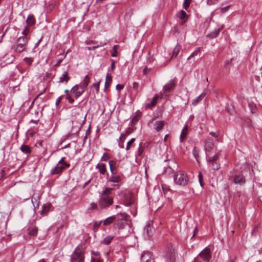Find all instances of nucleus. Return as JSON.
<instances>
[{
	"label": "nucleus",
	"mask_w": 262,
	"mask_h": 262,
	"mask_svg": "<svg viewBox=\"0 0 262 262\" xmlns=\"http://www.w3.org/2000/svg\"><path fill=\"white\" fill-rule=\"evenodd\" d=\"M115 163V162L114 161H111L109 162V166H110V171H111V172L112 174H114V173H115V171H114V169H113V166L114 165V164Z\"/></svg>",
	"instance_id": "42"
},
{
	"label": "nucleus",
	"mask_w": 262,
	"mask_h": 262,
	"mask_svg": "<svg viewBox=\"0 0 262 262\" xmlns=\"http://www.w3.org/2000/svg\"><path fill=\"white\" fill-rule=\"evenodd\" d=\"M204 150L206 156H209L208 153L211 152L214 148V141L211 137H208L204 142Z\"/></svg>",
	"instance_id": "9"
},
{
	"label": "nucleus",
	"mask_w": 262,
	"mask_h": 262,
	"mask_svg": "<svg viewBox=\"0 0 262 262\" xmlns=\"http://www.w3.org/2000/svg\"><path fill=\"white\" fill-rule=\"evenodd\" d=\"M38 228L36 227H33L32 229L29 230V234L31 236H36L37 234Z\"/></svg>",
	"instance_id": "33"
},
{
	"label": "nucleus",
	"mask_w": 262,
	"mask_h": 262,
	"mask_svg": "<svg viewBox=\"0 0 262 262\" xmlns=\"http://www.w3.org/2000/svg\"><path fill=\"white\" fill-rule=\"evenodd\" d=\"M90 82V77L88 75H86L85 76L81 85H79L81 88H83V90H84L85 88L87 87V86L89 84V83Z\"/></svg>",
	"instance_id": "27"
},
{
	"label": "nucleus",
	"mask_w": 262,
	"mask_h": 262,
	"mask_svg": "<svg viewBox=\"0 0 262 262\" xmlns=\"http://www.w3.org/2000/svg\"><path fill=\"white\" fill-rule=\"evenodd\" d=\"M135 141V138L131 139V140L127 143L126 148H125L126 150H129L130 149L132 145Z\"/></svg>",
	"instance_id": "38"
},
{
	"label": "nucleus",
	"mask_w": 262,
	"mask_h": 262,
	"mask_svg": "<svg viewBox=\"0 0 262 262\" xmlns=\"http://www.w3.org/2000/svg\"><path fill=\"white\" fill-rule=\"evenodd\" d=\"M92 255L95 256H99L100 255V253L99 251H92L91 252Z\"/></svg>",
	"instance_id": "57"
},
{
	"label": "nucleus",
	"mask_w": 262,
	"mask_h": 262,
	"mask_svg": "<svg viewBox=\"0 0 262 262\" xmlns=\"http://www.w3.org/2000/svg\"><path fill=\"white\" fill-rule=\"evenodd\" d=\"M187 15L186 12L183 10L180 11L177 14V17L179 18L183 21V23H185L187 18Z\"/></svg>",
	"instance_id": "17"
},
{
	"label": "nucleus",
	"mask_w": 262,
	"mask_h": 262,
	"mask_svg": "<svg viewBox=\"0 0 262 262\" xmlns=\"http://www.w3.org/2000/svg\"><path fill=\"white\" fill-rule=\"evenodd\" d=\"M61 99H62V96H60V97H59V98L56 100V105H58V104L60 103V101H61Z\"/></svg>",
	"instance_id": "64"
},
{
	"label": "nucleus",
	"mask_w": 262,
	"mask_h": 262,
	"mask_svg": "<svg viewBox=\"0 0 262 262\" xmlns=\"http://www.w3.org/2000/svg\"><path fill=\"white\" fill-rule=\"evenodd\" d=\"M34 200L35 201V203H36V204L37 205V206L38 207L39 206V202L37 201V200L35 198H34L33 199H32V202L34 206L35 207Z\"/></svg>",
	"instance_id": "60"
},
{
	"label": "nucleus",
	"mask_w": 262,
	"mask_h": 262,
	"mask_svg": "<svg viewBox=\"0 0 262 262\" xmlns=\"http://www.w3.org/2000/svg\"><path fill=\"white\" fill-rule=\"evenodd\" d=\"M26 21H27V23L30 26L33 25L35 23V20H34L33 16L32 15H29L28 16V18H27Z\"/></svg>",
	"instance_id": "32"
},
{
	"label": "nucleus",
	"mask_w": 262,
	"mask_h": 262,
	"mask_svg": "<svg viewBox=\"0 0 262 262\" xmlns=\"http://www.w3.org/2000/svg\"><path fill=\"white\" fill-rule=\"evenodd\" d=\"M232 59H231L230 60H226L225 62V66H226L230 64L231 63V62H232Z\"/></svg>",
	"instance_id": "62"
},
{
	"label": "nucleus",
	"mask_w": 262,
	"mask_h": 262,
	"mask_svg": "<svg viewBox=\"0 0 262 262\" xmlns=\"http://www.w3.org/2000/svg\"><path fill=\"white\" fill-rule=\"evenodd\" d=\"M65 57H66V55H64L63 57H61V58L59 59L58 60L57 63L55 64V66H58Z\"/></svg>",
	"instance_id": "53"
},
{
	"label": "nucleus",
	"mask_w": 262,
	"mask_h": 262,
	"mask_svg": "<svg viewBox=\"0 0 262 262\" xmlns=\"http://www.w3.org/2000/svg\"><path fill=\"white\" fill-rule=\"evenodd\" d=\"M174 86V82L173 80H170L168 83H167L164 87L163 90L165 95L167 96V94L169 93L171 90L173 88Z\"/></svg>",
	"instance_id": "14"
},
{
	"label": "nucleus",
	"mask_w": 262,
	"mask_h": 262,
	"mask_svg": "<svg viewBox=\"0 0 262 262\" xmlns=\"http://www.w3.org/2000/svg\"><path fill=\"white\" fill-rule=\"evenodd\" d=\"M205 93L203 92L196 98L192 100V104L194 106H196L199 102H200L202 100L203 98L205 97Z\"/></svg>",
	"instance_id": "21"
},
{
	"label": "nucleus",
	"mask_w": 262,
	"mask_h": 262,
	"mask_svg": "<svg viewBox=\"0 0 262 262\" xmlns=\"http://www.w3.org/2000/svg\"><path fill=\"white\" fill-rule=\"evenodd\" d=\"M99 83H100V81H98L97 83H95L93 84L91 86V89H92L93 88H94L95 89V93H96V94H98V92H99Z\"/></svg>",
	"instance_id": "36"
},
{
	"label": "nucleus",
	"mask_w": 262,
	"mask_h": 262,
	"mask_svg": "<svg viewBox=\"0 0 262 262\" xmlns=\"http://www.w3.org/2000/svg\"><path fill=\"white\" fill-rule=\"evenodd\" d=\"M69 80V77L68 76V73L67 71L63 72L62 75L59 77L60 82H67Z\"/></svg>",
	"instance_id": "25"
},
{
	"label": "nucleus",
	"mask_w": 262,
	"mask_h": 262,
	"mask_svg": "<svg viewBox=\"0 0 262 262\" xmlns=\"http://www.w3.org/2000/svg\"><path fill=\"white\" fill-rule=\"evenodd\" d=\"M112 81V77L109 76L108 74L107 73L106 76V79L105 82V88H108L111 83Z\"/></svg>",
	"instance_id": "34"
},
{
	"label": "nucleus",
	"mask_w": 262,
	"mask_h": 262,
	"mask_svg": "<svg viewBox=\"0 0 262 262\" xmlns=\"http://www.w3.org/2000/svg\"><path fill=\"white\" fill-rule=\"evenodd\" d=\"M29 33V26H27L24 30L22 32V34L24 36H27Z\"/></svg>",
	"instance_id": "44"
},
{
	"label": "nucleus",
	"mask_w": 262,
	"mask_h": 262,
	"mask_svg": "<svg viewBox=\"0 0 262 262\" xmlns=\"http://www.w3.org/2000/svg\"><path fill=\"white\" fill-rule=\"evenodd\" d=\"M51 205L50 203H47L45 204H43L42 206V211L41 214L42 215H46L50 209Z\"/></svg>",
	"instance_id": "23"
},
{
	"label": "nucleus",
	"mask_w": 262,
	"mask_h": 262,
	"mask_svg": "<svg viewBox=\"0 0 262 262\" xmlns=\"http://www.w3.org/2000/svg\"><path fill=\"white\" fill-rule=\"evenodd\" d=\"M250 110L252 113H255L256 112V106L253 103H249L248 104Z\"/></svg>",
	"instance_id": "37"
},
{
	"label": "nucleus",
	"mask_w": 262,
	"mask_h": 262,
	"mask_svg": "<svg viewBox=\"0 0 262 262\" xmlns=\"http://www.w3.org/2000/svg\"><path fill=\"white\" fill-rule=\"evenodd\" d=\"M101 223H102V221L95 222L94 225V228H96V229L98 228Z\"/></svg>",
	"instance_id": "48"
},
{
	"label": "nucleus",
	"mask_w": 262,
	"mask_h": 262,
	"mask_svg": "<svg viewBox=\"0 0 262 262\" xmlns=\"http://www.w3.org/2000/svg\"><path fill=\"white\" fill-rule=\"evenodd\" d=\"M96 168L99 169V171L101 174H105L106 172V167L105 164L102 163H99L96 166Z\"/></svg>",
	"instance_id": "26"
},
{
	"label": "nucleus",
	"mask_w": 262,
	"mask_h": 262,
	"mask_svg": "<svg viewBox=\"0 0 262 262\" xmlns=\"http://www.w3.org/2000/svg\"><path fill=\"white\" fill-rule=\"evenodd\" d=\"M114 193L113 188L105 187L100 193L98 206L101 209H107L113 204Z\"/></svg>",
	"instance_id": "2"
},
{
	"label": "nucleus",
	"mask_w": 262,
	"mask_h": 262,
	"mask_svg": "<svg viewBox=\"0 0 262 262\" xmlns=\"http://www.w3.org/2000/svg\"><path fill=\"white\" fill-rule=\"evenodd\" d=\"M135 202V196L134 193L131 192L127 193L125 194L124 203L125 205L129 206Z\"/></svg>",
	"instance_id": "10"
},
{
	"label": "nucleus",
	"mask_w": 262,
	"mask_h": 262,
	"mask_svg": "<svg viewBox=\"0 0 262 262\" xmlns=\"http://www.w3.org/2000/svg\"><path fill=\"white\" fill-rule=\"evenodd\" d=\"M108 181L111 182L116 183L118 184L121 181V177L117 174L116 172L114 173V174H112L111 176L109 178ZM118 184L115 185L114 186H117Z\"/></svg>",
	"instance_id": "15"
},
{
	"label": "nucleus",
	"mask_w": 262,
	"mask_h": 262,
	"mask_svg": "<svg viewBox=\"0 0 262 262\" xmlns=\"http://www.w3.org/2000/svg\"><path fill=\"white\" fill-rule=\"evenodd\" d=\"M141 262H154L152 254L150 252H144L141 257Z\"/></svg>",
	"instance_id": "12"
},
{
	"label": "nucleus",
	"mask_w": 262,
	"mask_h": 262,
	"mask_svg": "<svg viewBox=\"0 0 262 262\" xmlns=\"http://www.w3.org/2000/svg\"><path fill=\"white\" fill-rule=\"evenodd\" d=\"M159 97L158 95H156L154 98H152V100H151L150 103H148L145 104V107L146 108H152L156 106L157 104V101Z\"/></svg>",
	"instance_id": "19"
},
{
	"label": "nucleus",
	"mask_w": 262,
	"mask_h": 262,
	"mask_svg": "<svg viewBox=\"0 0 262 262\" xmlns=\"http://www.w3.org/2000/svg\"><path fill=\"white\" fill-rule=\"evenodd\" d=\"M24 60L26 63V64H27L28 65L30 66L33 62V59L32 58H31V57H25L24 59Z\"/></svg>",
	"instance_id": "41"
},
{
	"label": "nucleus",
	"mask_w": 262,
	"mask_h": 262,
	"mask_svg": "<svg viewBox=\"0 0 262 262\" xmlns=\"http://www.w3.org/2000/svg\"><path fill=\"white\" fill-rule=\"evenodd\" d=\"M244 124L247 127H250L252 126V122L249 118H246L244 121Z\"/></svg>",
	"instance_id": "43"
},
{
	"label": "nucleus",
	"mask_w": 262,
	"mask_h": 262,
	"mask_svg": "<svg viewBox=\"0 0 262 262\" xmlns=\"http://www.w3.org/2000/svg\"><path fill=\"white\" fill-rule=\"evenodd\" d=\"M189 5H190V2L184 1L183 4V7L185 10H187L188 9V8L189 7Z\"/></svg>",
	"instance_id": "47"
},
{
	"label": "nucleus",
	"mask_w": 262,
	"mask_h": 262,
	"mask_svg": "<svg viewBox=\"0 0 262 262\" xmlns=\"http://www.w3.org/2000/svg\"><path fill=\"white\" fill-rule=\"evenodd\" d=\"M99 48V46H95L92 47H88L87 48L89 50H94Z\"/></svg>",
	"instance_id": "58"
},
{
	"label": "nucleus",
	"mask_w": 262,
	"mask_h": 262,
	"mask_svg": "<svg viewBox=\"0 0 262 262\" xmlns=\"http://www.w3.org/2000/svg\"><path fill=\"white\" fill-rule=\"evenodd\" d=\"M162 189L164 191L170 190L168 186L165 185H162Z\"/></svg>",
	"instance_id": "61"
},
{
	"label": "nucleus",
	"mask_w": 262,
	"mask_h": 262,
	"mask_svg": "<svg viewBox=\"0 0 262 262\" xmlns=\"http://www.w3.org/2000/svg\"><path fill=\"white\" fill-rule=\"evenodd\" d=\"M84 90L78 85H76L72 88L71 92L74 95V97L77 99L81 96Z\"/></svg>",
	"instance_id": "11"
},
{
	"label": "nucleus",
	"mask_w": 262,
	"mask_h": 262,
	"mask_svg": "<svg viewBox=\"0 0 262 262\" xmlns=\"http://www.w3.org/2000/svg\"><path fill=\"white\" fill-rule=\"evenodd\" d=\"M109 159L110 157L106 153H104L103 156L101 158V160L103 161H107Z\"/></svg>",
	"instance_id": "45"
},
{
	"label": "nucleus",
	"mask_w": 262,
	"mask_h": 262,
	"mask_svg": "<svg viewBox=\"0 0 262 262\" xmlns=\"http://www.w3.org/2000/svg\"><path fill=\"white\" fill-rule=\"evenodd\" d=\"M117 219L118 217H117L116 215H112L108 217L104 221H102V223L104 226H107L114 222L115 221H117Z\"/></svg>",
	"instance_id": "16"
},
{
	"label": "nucleus",
	"mask_w": 262,
	"mask_h": 262,
	"mask_svg": "<svg viewBox=\"0 0 262 262\" xmlns=\"http://www.w3.org/2000/svg\"><path fill=\"white\" fill-rule=\"evenodd\" d=\"M166 256L169 258L170 259H172L174 256V248L171 245H167L166 250Z\"/></svg>",
	"instance_id": "13"
},
{
	"label": "nucleus",
	"mask_w": 262,
	"mask_h": 262,
	"mask_svg": "<svg viewBox=\"0 0 262 262\" xmlns=\"http://www.w3.org/2000/svg\"><path fill=\"white\" fill-rule=\"evenodd\" d=\"M61 172V171L60 170V168H59V166L57 165V164L56 165V166L51 169V173L52 175L59 174Z\"/></svg>",
	"instance_id": "30"
},
{
	"label": "nucleus",
	"mask_w": 262,
	"mask_h": 262,
	"mask_svg": "<svg viewBox=\"0 0 262 262\" xmlns=\"http://www.w3.org/2000/svg\"><path fill=\"white\" fill-rule=\"evenodd\" d=\"M230 7V6H228L227 7H223L221 9V11L222 12V13H225L228 9Z\"/></svg>",
	"instance_id": "54"
},
{
	"label": "nucleus",
	"mask_w": 262,
	"mask_h": 262,
	"mask_svg": "<svg viewBox=\"0 0 262 262\" xmlns=\"http://www.w3.org/2000/svg\"><path fill=\"white\" fill-rule=\"evenodd\" d=\"M199 51V49H198V51H195V52H193L189 56V58L194 56L195 55H196L198 53Z\"/></svg>",
	"instance_id": "63"
},
{
	"label": "nucleus",
	"mask_w": 262,
	"mask_h": 262,
	"mask_svg": "<svg viewBox=\"0 0 262 262\" xmlns=\"http://www.w3.org/2000/svg\"><path fill=\"white\" fill-rule=\"evenodd\" d=\"M126 137V135L124 133H122L119 137V140L124 141Z\"/></svg>",
	"instance_id": "55"
},
{
	"label": "nucleus",
	"mask_w": 262,
	"mask_h": 262,
	"mask_svg": "<svg viewBox=\"0 0 262 262\" xmlns=\"http://www.w3.org/2000/svg\"><path fill=\"white\" fill-rule=\"evenodd\" d=\"M59 166L60 170L62 171L64 168L66 167H68L70 165L67 163H66L64 161V158H62L61 160L57 164Z\"/></svg>",
	"instance_id": "20"
},
{
	"label": "nucleus",
	"mask_w": 262,
	"mask_h": 262,
	"mask_svg": "<svg viewBox=\"0 0 262 262\" xmlns=\"http://www.w3.org/2000/svg\"><path fill=\"white\" fill-rule=\"evenodd\" d=\"M111 68L112 70H114V69L115 68V61L114 60H112V63L111 64Z\"/></svg>",
	"instance_id": "59"
},
{
	"label": "nucleus",
	"mask_w": 262,
	"mask_h": 262,
	"mask_svg": "<svg viewBox=\"0 0 262 262\" xmlns=\"http://www.w3.org/2000/svg\"><path fill=\"white\" fill-rule=\"evenodd\" d=\"M20 150L24 154H29L31 152L30 147L26 145L23 144L20 147Z\"/></svg>",
	"instance_id": "29"
},
{
	"label": "nucleus",
	"mask_w": 262,
	"mask_h": 262,
	"mask_svg": "<svg viewBox=\"0 0 262 262\" xmlns=\"http://www.w3.org/2000/svg\"><path fill=\"white\" fill-rule=\"evenodd\" d=\"M117 215H120L121 217H118L115 225V228L117 230V233L120 237H126L130 232V226L128 223L129 215L125 212H118Z\"/></svg>",
	"instance_id": "1"
},
{
	"label": "nucleus",
	"mask_w": 262,
	"mask_h": 262,
	"mask_svg": "<svg viewBox=\"0 0 262 262\" xmlns=\"http://www.w3.org/2000/svg\"><path fill=\"white\" fill-rule=\"evenodd\" d=\"M66 99L68 100L69 102L71 104H73L74 102V100L73 99H72L71 98V97L70 96H69L68 95L67 97H66Z\"/></svg>",
	"instance_id": "52"
},
{
	"label": "nucleus",
	"mask_w": 262,
	"mask_h": 262,
	"mask_svg": "<svg viewBox=\"0 0 262 262\" xmlns=\"http://www.w3.org/2000/svg\"><path fill=\"white\" fill-rule=\"evenodd\" d=\"M219 152L216 153L213 156H209L207 155V160L210 166L213 170H217L220 168V164L217 162L218 159Z\"/></svg>",
	"instance_id": "7"
},
{
	"label": "nucleus",
	"mask_w": 262,
	"mask_h": 262,
	"mask_svg": "<svg viewBox=\"0 0 262 262\" xmlns=\"http://www.w3.org/2000/svg\"><path fill=\"white\" fill-rule=\"evenodd\" d=\"M27 39L26 37H19L12 49L16 52L21 53L25 51L27 46Z\"/></svg>",
	"instance_id": "6"
},
{
	"label": "nucleus",
	"mask_w": 262,
	"mask_h": 262,
	"mask_svg": "<svg viewBox=\"0 0 262 262\" xmlns=\"http://www.w3.org/2000/svg\"><path fill=\"white\" fill-rule=\"evenodd\" d=\"M188 126L187 124H186L184 126V127L181 132V135L180 137V140L181 141H183L185 137L186 136V135L187 134V132H188Z\"/></svg>",
	"instance_id": "22"
},
{
	"label": "nucleus",
	"mask_w": 262,
	"mask_h": 262,
	"mask_svg": "<svg viewBox=\"0 0 262 262\" xmlns=\"http://www.w3.org/2000/svg\"><path fill=\"white\" fill-rule=\"evenodd\" d=\"M144 151V148L142 147V143H140L139 144V146L137 151V155L139 156H141Z\"/></svg>",
	"instance_id": "39"
},
{
	"label": "nucleus",
	"mask_w": 262,
	"mask_h": 262,
	"mask_svg": "<svg viewBox=\"0 0 262 262\" xmlns=\"http://www.w3.org/2000/svg\"><path fill=\"white\" fill-rule=\"evenodd\" d=\"M211 257L210 249L206 247L194 259L193 262H209Z\"/></svg>",
	"instance_id": "4"
},
{
	"label": "nucleus",
	"mask_w": 262,
	"mask_h": 262,
	"mask_svg": "<svg viewBox=\"0 0 262 262\" xmlns=\"http://www.w3.org/2000/svg\"><path fill=\"white\" fill-rule=\"evenodd\" d=\"M118 47L119 46L118 45H114L113 47V52L111 54V56L112 57H115L117 56V55H118L117 49L118 48Z\"/></svg>",
	"instance_id": "35"
},
{
	"label": "nucleus",
	"mask_w": 262,
	"mask_h": 262,
	"mask_svg": "<svg viewBox=\"0 0 262 262\" xmlns=\"http://www.w3.org/2000/svg\"><path fill=\"white\" fill-rule=\"evenodd\" d=\"M164 125V121H157L154 123V128L156 131L159 132L162 129Z\"/></svg>",
	"instance_id": "18"
},
{
	"label": "nucleus",
	"mask_w": 262,
	"mask_h": 262,
	"mask_svg": "<svg viewBox=\"0 0 262 262\" xmlns=\"http://www.w3.org/2000/svg\"><path fill=\"white\" fill-rule=\"evenodd\" d=\"M181 50V46L177 44L173 50V53L171 58H175L178 56Z\"/></svg>",
	"instance_id": "28"
},
{
	"label": "nucleus",
	"mask_w": 262,
	"mask_h": 262,
	"mask_svg": "<svg viewBox=\"0 0 262 262\" xmlns=\"http://www.w3.org/2000/svg\"><path fill=\"white\" fill-rule=\"evenodd\" d=\"M221 31V29L215 28L213 31L208 34L207 36L210 38H215L219 35L220 32Z\"/></svg>",
	"instance_id": "24"
},
{
	"label": "nucleus",
	"mask_w": 262,
	"mask_h": 262,
	"mask_svg": "<svg viewBox=\"0 0 262 262\" xmlns=\"http://www.w3.org/2000/svg\"><path fill=\"white\" fill-rule=\"evenodd\" d=\"M231 178H232L234 183L236 185L242 186L245 184L246 180L242 173L233 172Z\"/></svg>",
	"instance_id": "8"
},
{
	"label": "nucleus",
	"mask_w": 262,
	"mask_h": 262,
	"mask_svg": "<svg viewBox=\"0 0 262 262\" xmlns=\"http://www.w3.org/2000/svg\"><path fill=\"white\" fill-rule=\"evenodd\" d=\"M113 238V236H106L103 239V242L105 244L108 245L111 242Z\"/></svg>",
	"instance_id": "40"
},
{
	"label": "nucleus",
	"mask_w": 262,
	"mask_h": 262,
	"mask_svg": "<svg viewBox=\"0 0 262 262\" xmlns=\"http://www.w3.org/2000/svg\"><path fill=\"white\" fill-rule=\"evenodd\" d=\"M91 262H102V261L98 258H94L92 257Z\"/></svg>",
	"instance_id": "51"
},
{
	"label": "nucleus",
	"mask_w": 262,
	"mask_h": 262,
	"mask_svg": "<svg viewBox=\"0 0 262 262\" xmlns=\"http://www.w3.org/2000/svg\"><path fill=\"white\" fill-rule=\"evenodd\" d=\"M217 2V0H207V3L209 5L215 4Z\"/></svg>",
	"instance_id": "50"
},
{
	"label": "nucleus",
	"mask_w": 262,
	"mask_h": 262,
	"mask_svg": "<svg viewBox=\"0 0 262 262\" xmlns=\"http://www.w3.org/2000/svg\"><path fill=\"white\" fill-rule=\"evenodd\" d=\"M198 177H199V181L200 186L202 187L203 186V181H202L203 176L201 172L199 173V174L198 175Z\"/></svg>",
	"instance_id": "46"
},
{
	"label": "nucleus",
	"mask_w": 262,
	"mask_h": 262,
	"mask_svg": "<svg viewBox=\"0 0 262 262\" xmlns=\"http://www.w3.org/2000/svg\"><path fill=\"white\" fill-rule=\"evenodd\" d=\"M211 136L214 137V138H218L219 136V134L218 132H210L209 134Z\"/></svg>",
	"instance_id": "49"
},
{
	"label": "nucleus",
	"mask_w": 262,
	"mask_h": 262,
	"mask_svg": "<svg viewBox=\"0 0 262 262\" xmlns=\"http://www.w3.org/2000/svg\"><path fill=\"white\" fill-rule=\"evenodd\" d=\"M188 181V177L184 172H178L174 176V182L177 185L183 186H186Z\"/></svg>",
	"instance_id": "5"
},
{
	"label": "nucleus",
	"mask_w": 262,
	"mask_h": 262,
	"mask_svg": "<svg viewBox=\"0 0 262 262\" xmlns=\"http://www.w3.org/2000/svg\"><path fill=\"white\" fill-rule=\"evenodd\" d=\"M84 250L82 246H77L71 257V262H84Z\"/></svg>",
	"instance_id": "3"
},
{
	"label": "nucleus",
	"mask_w": 262,
	"mask_h": 262,
	"mask_svg": "<svg viewBox=\"0 0 262 262\" xmlns=\"http://www.w3.org/2000/svg\"><path fill=\"white\" fill-rule=\"evenodd\" d=\"M149 225H146L144 229V234H146L148 237H149L152 236V234L150 232L151 230L149 229Z\"/></svg>",
	"instance_id": "31"
},
{
	"label": "nucleus",
	"mask_w": 262,
	"mask_h": 262,
	"mask_svg": "<svg viewBox=\"0 0 262 262\" xmlns=\"http://www.w3.org/2000/svg\"><path fill=\"white\" fill-rule=\"evenodd\" d=\"M124 88V86L121 84H118L116 86V90L120 91Z\"/></svg>",
	"instance_id": "56"
}]
</instances>
